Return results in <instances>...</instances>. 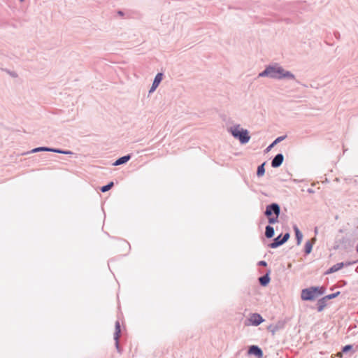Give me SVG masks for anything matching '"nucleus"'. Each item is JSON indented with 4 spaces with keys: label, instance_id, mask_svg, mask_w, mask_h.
Listing matches in <instances>:
<instances>
[{
    "label": "nucleus",
    "instance_id": "f257e3e1",
    "mask_svg": "<svg viewBox=\"0 0 358 358\" xmlns=\"http://www.w3.org/2000/svg\"><path fill=\"white\" fill-rule=\"evenodd\" d=\"M259 77H268L275 80H293L297 83L299 82L296 80L295 76L290 71L285 70L278 64L266 66L265 69L259 73Z\"/></svg>",
    "mask_w": 358,
    "mask_h": 358
},
{
    "label": "nucleus",
    "instance_id": "f03ea898",
    "mask_svg": "<svg viewBox=\"0 0 358 358\" xmlns=\"http://www.w3.org/2000/svg\"><path fill=\"white\" fill-rule=\"evenodd\" d=\"M326 289L324 287L313 286L302 289L301 298L303 301H313L317 297L324 294Z\"/></svg>",
    "mask_w": 358,
    "mask_h": 358
},
{
    "label": "nucleus",
    "instance_id": "7ed1b4c3",
    "mask_svg": "<svg viewBox=\"0 0 358 358\" xmlns=\"http://www.w3.org/2000/svg\"><path fill=\"white\" fill-rule=\"evenodd\" d=\"M280 213V207L277 203L267 205L264 211V215L268 218V222L270 224H273L278 222Z\"/></svg>",
    "mask_w": 358,
    "mask_h": 358
},
{
    "label": "nucleus",
    "instance_id": "20e7f679",
    "mask_svg": "<svg viewBox=\"0 0 358 358\" xmlns=\"http://www.w3.org/2000/svg\"><path fill=\"white\" fill-rule=\"evenodd\" d=\"M229 131L231 135L238 139L241 144L248 143L250 139L249 131L247 129L241 128L239 124L230 127Z\"/></svg>",
    "mask_w": 358,
    "mask_h": 358
},
{
    "label": "nucleus",
    "instance_id": "39448f33",
    "mask_svg": "<svg viewBox=\"0 0 358 358\" xmlns=\"http://www.w3.org/2000/svg\"><path fill=\"white\" fill-rule=\"evenodd\" d=\"M255 356L257 358H262L263 357V351L257 345H250L248 350L245 348H242L239 350L236 356V357H248V356Z\"/></svg>",
    "mask_w": 358,
    "mask_h": 358
},
{
    "label": "nucleus",
    "instance_id": "423d86ee",
    "mask_svg": "<svg viewBox=\"0 0 358 358\" xmlns=\"http://www.w3.org/2000/svg\"><path fill=\"white\" fill-rule=\"evenodd\" d=\"M289 233H285L283 236L280 234L273 238L272 243H269L268 246L271 248H277L286 243L289 238Z\"/></svg>",
    "mask_w": 358,
    "mask_h": 358
},
{
    "label": "nucleus",
    "instance_id": "0eeeda50",
    "mask_svg": "<svg viewBox=\"0 0 358 358\" xmlns=\"http://www.w3.org/2000/svg\"><path fill=\"white\" fill-rule=\"evenodd\" d=\"M121 333L120 324L119 321H116L115 322V329L114 333V340L115 341V346L118 352H120V343H119V338Z\"/></svg>",
    "mask_w": 358,
    "mask_h": 358
},
{
    "label": "nucleus",
    "instance_id": "6e6552de",
    "mask_svg": "<svg viewBox=\"0 0 358 358\" xmlns=\"http://www.w3.org/2000/svg\"><path fill=\"white\" fill-rule=\"evenodd\" d=\"M163 76L164 75L162 73H158L155 76L153 83L152 84V86L149 90V93L153 92L157 88V87L159 86V85L160 84V83L162 82V80L163 79Z\"/></svg>",
    "mask_w": 358,
    "mask_h": 358
},
{
    "label": "nucleus",
    "instance_id": "1a4fd4ad",
    "mask_svg": "<svg viewBox=\"0 0 358 358\" xmlns=\"http://www.w3.org/2000/svg\"><path fill=\"white\" fill-rule=\"evenodd\" d=\"M284 161V156L282 153L277 154L271 161V166L273 168L280 167Z\"/></svg>",
    "mask_w": 358,
    "mask_h": 358
},
{
    "label": "nucleus",
    "instance_id": "9d476101",
    "mask_svg": "<svg viewBox=\"0 0 358 358\" xmlns=\"http://www.w3.org/2000/svg\"><path fill=\"white\" fill-rule=\"evenodd\" d=\"M263 321L262 317L258 313H253L250 317V322L254 326L259 325Z\"/></svg>",
    "mask_w": 358,
    "mask_h": 358
},
{
    "label": "nucleus",
    "instance_id": "9b49d317",
    "mask_svg": "<svg viewBox=\"0 0 358 358\" xmlns=\"http://www.w3.org/2000/svg\"><path fill=\"white\" fill-rule=\"evenodd\" d=\"M271 270L268 269L264 275L259 278V282L262 286L266 287L269 283L271 280L269 276Z\"/></svg>",
    "mask_w": 358,
    "mask_h": 358
},
{
    "label": "nucleus",
    "instance_id": "f8f14e48",
    "mask_svg": "<svg viewBox=\"0 0 358 358\" xmlns=\"http://www.w3.org/2000/svg\"><path fill=\"white\" fill-rule=\"evenodd\" d=\"M316 238H313L310 240L308 241L304 246V252L306 255H308L311 252L313 249V245L315 243Z\"/></svg>",
    "mask_w": 358,
    "mask_h": 358
},
{
    "label": "nucleus",
    "instance_id": "ddd939ff",
    "mask_svg": "<svg viewBox=\"0 0 358 358\" xmlns=\"http://www.w3.org/2000/svg\"><path fill=\"white\" fill-rule=\"evenodd\" d=\"M131 156V155H127L118 158L113 164V166H119L124 164H126L130 159Z\"/></svg>",
    "mask_w": 358,
    "mask_h": 358
},
{
    "label": "nucleus",
    "instance_id": "4468645a",
    "mask_svg": "<svg viewBox=\"0 0 358 358\" xmlns=\"http://www.w3.org/2000/svg\"><path fill=\"white\" fill-rule=\"evenodd\" d=\"M344 266V264L343 262H341V263H337L336 264H334V266H332L331 267H330L326 272V274H330V273H333L334 272H336L338 271H339L340 269H341Z\"/></svg>",
    "mask_w": 358,
    "mask_h": 358
},
{
    "label": "nucleus",
    "instance_id": "2eb2a0df",
    "mask_svg": "<svg viewBox=\"0 0 358 358\" xmlns=\"http://www.w3.org/2000/svg\"><path fill=\"white\" fill-rule=\"evenodd\" d=\"M293 229H294V233H295V236H296V244L297 245H300L301 243L302 238H303V234H302V233L301 232V231L299 230V229L298 228V227L296 225H294L293 227Z\"/></svg>",
    "mask_w": 358,
    "mask_h": 358
},
{
    "label": "nucleus",
    "instance_id": "dca6fc26",
    "mask_svg": "<svg viewBox=\"0 0 358 358\" xmlns=\"http://www.w3.org/2000/svg\"><path fill=\"white\" fill-rule=\"evenodd\" d=\"M287 136H281L276 138L271 144H270L266 149V152H268L271 150L273 147H274L276 144L279 143L280 142L282 141L286 138Z\"/></svg>",
    "mask_w": 358,
    "mask_h": 358
},
{
    "label": "nucleus",
    "instance_id": "f3484780",
    "mask_svg": "<svg viewBox=\"0 0 358 358\" xmlns=\"http://www.w3.org/2000/svg\"><path fill=\"white\" fill-rule=\"evenodd\" d=\"M275 234L274 228L269 224L265 228V236L267 238H272Z\"/></svg>",
    "mask_w": 358,
    "mask_h": 358
},
{
    "label": "nucleus",
    "instance_id": "a211bd4d",
    "mask_svg": "<svg viewBox=\"0 0 358 358\" xmlns=\"http://www.w3.org/2000/svg\"><path fill=\"white\" fill-rule=\"evenodd\" d=\"M326 302H327V300L324 299V297L320 299L318 301H317V311L318 312H322L324 308L326 307L327 304H326Z\"/></svg>",
    "mask_w": 358,
    "mask_h": 358
},
{
    "label": "nucleus",
    "instance_id": "6ab92c4d",
    "mask_svg": "<svg viewBox=\"0 0 358 358\" xmlns=\"http://www.w3.org/2000/svg\"><path fill=\"white\" fill-rule=\"evenodd\" d=\"M266 164V162L262 163L261 165L258 166L257 170V176L258 177H262L265 173V168L264 166Z\"/></svg>",
    "mask_w": 358,
    "mask_h": 358
},
{
    "label": "nucleus",
    "instance_id": "aec40b11",
    "mask_svg": "<svg viewBox=\"0 0 358 358\" xmlns=\"http://www.w3.org/2000/svg\"><path fill=\"white\" fill-rule=\"evenodd\" d=\"M352 348H353V345H345L344 347H343L342 351L338 353V357H341L343 352H344V353L348 352L350 351L352 349Z\"/></svg>",
    "mask_w": 358,
    "mask_h": 358
},
{
    "label": "nucleus",
    "instance_id": "412c9836",
    "mask_svg": "<svg viewBox=\"0 0 358 358\" xmlns=\"http://www.w3.org/2000/svg\"><path fill=\"white\" fill-rule=\"evenodd\" d=\"M114 186V182H108L107 185H104V186H102L101 187V191L102 192H108V190H110Z\"/></svg>",
    "mask_w": 358,
    "mask_h": 358
},
{
    "label": "nucleus",
    "instance_id": "4be33fe9",
    "mask_svg": "<svg viewBox=\"0 0 358 358\" xmlns=\"http://www.w3.org/2000/svg\"><path fill=\"white\" fill-rule=\"evenodd\" d=\"M48 147H38V148H35L34 149H32L30 152L31 153H35V152H48Z\"/></svg>",
    "mask_w": 358,
    "mask_h": 358
},
{
    "label": "nucleus",
    "instance_id": "5701e85b",
    "mask_svg": "<svg viewBox=\"0 0 358 358\" xmlns=\"http://www.w3.org/2000/svg\"><path fill=\"white\" fill-rule=\"evenodd\" d=\"M340 293H341L340 292H335L333 294H330L326 295L325 296H324V298L327 301L333 299L337 297L340 294Z\"/></svg>",
    "mask_w": 358,
    "mask_h": 358
},
{
    "label": "nucleus",
    "instance_id": "b1692460",
    "mask_svg": "<svg viewBox=\"0 0 358 358\" xmlns=\"http://www.w3.org/2000/svg\"><path fill=\"white\" fill-rule=\"evenodd\" d=\"M48 152H52L62 154L63 150L59 149V148H49L48 147Z\"/></svg>",
    "mask_w": 358,
    "mask_h": 358
},
{
    "label": "nucleus",
    "instance_id": "393cba45",
    "mask_svg": "<svg viewBox=\"0 0 358 358\" xmlns=\"http://www.w3.org/2000/svg\"><path fill=\"white\" fill-rule=\"evenodd\" d=\"M6 73H8L9 75H10L11 76L13 77H17V74L15 73V72H12L8 69H5L4 70Z\"/></svg>",
    "mask_w": 358,
    "mask_h": 358
},
{
    "label": "nucleus",
    "instance_id": "a878e982",
    "mask_svg": "<svg viewBox=\"0 0 358 358\" xmlns=\"http://www.w3.org/2000/svg\"><path fill=\"white\" fill-rule=\"evenodd\" d=\"M258 265L261 266H266L267 263L265 261L262 260L258 262Z\"/></svg>",
    "mask_w": 358,
    "mask_h": 358
},
{
    "label": "nucleus",
    "instance_id": "bb28decb",
    "mask_svg": "<svg viewBox=\"0 0 358 358\" xmlns=\"http://www.w3.org/2000/svg\"><path fill=\"white\" fill-rule=\"evenodd\" d=\"M62 154L64 155H72L73 152L70 150H63Z\"/></svg>",
    "mask_w": 358,
    "mask_h": 358
},
{
    "label": "nucleus",
    "instance_id": "cd10ccee",
    "mask_svg": "<svg viewBox=\"0 0 358 358\" xmlns=\"http://www.w3.org/2000/svg\"><path fill=\"white\" fill-rule=\"evenodd\" d=\"M334 35H335V36H336L337 38H339V36H340V34H339V33H338V32H335V33H334Z\"/></svg>",
    "mask_w": 358,
    "mask_h": 358
},
{
    "label": "nucleus",
    "instance_id": "c85d7f7f",
    "mask_svg": "<svg viewBox=\"0 0 358 358\" xmlns=\"http://www.w3.org/2000/svg\"><path fill=\"white\" fill-rule=\"evenodd\" d=\"M118 14H119L120 15H121V16H123V15H124L123 12H122V11H121V10H119V11H118Z\"/></svg>",
    "mask_w": 358,
    "mask_h": 358
},
{
    "label": "nucleus",
    "instance_id": "c756f323",
    "mask_svg": "<svg viewBox=\"0 0 358 358\" xmlns=\"http://www.w3.org/2000/svg\"><path fill=\"white\" fill-rule=\"evenodd\" d=\"M315 234H317V227H315Z\"/></svg>",
    "mask_w": 358,
    "mask_h": 358
},
{
    "label": "nucleus",
    "instance_id": "7c9ffc66",
    "mask_svg": "<svg viewBox=\"0 0 358 358\" xmlns=\"http://www.w3.org/2000/svg\"><path fill=\"white\" fill-rule=\"evenodd\" d=\"M21 2L24 1V0H20Z\"/></svg>",
    "mask_w": 358,
    "mask_h": 358
}]
</instances>
